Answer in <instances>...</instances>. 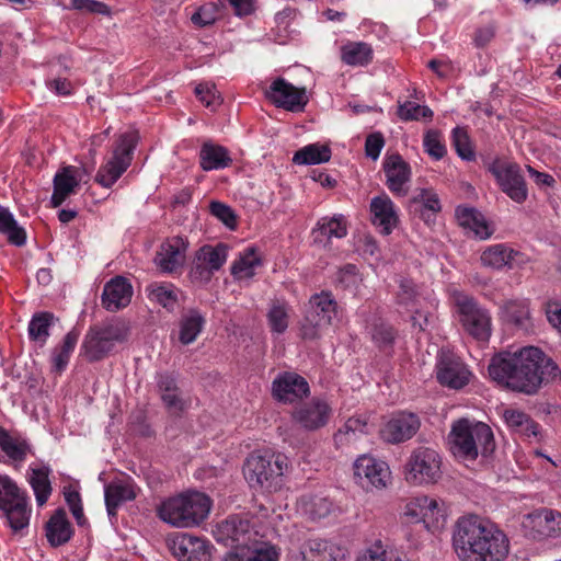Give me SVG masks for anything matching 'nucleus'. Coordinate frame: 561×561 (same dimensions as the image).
<instances>
[{"label":"nucleus","instance_id":"63","mask_svg":"<svg viewBox=\"0 0 561 561\" xmlns=\"http://www.w3.org/2000/svg\"><path fill=\"white\" fill-rule=\"evenodd\" d=\"M383 147L385 137L380 131L371 133L365 139V154L374 161L379 158Z\"/></svg>","mask_w":561,"mask_h":561},{"label":"nucleus","instance_id":"42","mask_svg":"<svg viewBox=\"0 0 561 561\" xmlns=\"http://www.w3.org/2000/svg\"><path fill=\"white\" fill-rule=\"evenodd\" d=\"M331 153L328 145L310 144L295 152L293 162L300 165L320 164L328 162L331 159Z\"/></svg>","mask_w":561,"mask_h":561},{"label":"nucleus","instance_id":"8","mask_svg":"<svg viewBox=\"0 0 561 561\" xmlns=\"http://www.w3.org/2000/svg\"><path fill=\"white\" fill-rule=\"evenodd\" d=\"M440 454L428 446L414 448L404 465L405 481L413 485L437 483L443 476Z\"/></svg>","mask_w":561,"mask_h":561},{"label":"nucleus","instance_id":"16","mask_svg":"<svg viewBox=\"0 0 561 561\" xmlns=\"http://www.w3.org/2000/svg\"><path fill=\"white\" fill-rule=\"evenodd\" d=\"M483 266L492 270H513L527 263V257L522 252L514 250L505 243L486 247L480 256Z\"/></svg>","mask_w":561,"mask_h":561},{"label":"nucleus","instance_id":"15","mask_svg":"<svg viewBox=\"0 0 561 561\" xmlns=\"http://www.w3.org/2000/svg\"><path fill=\"white\" fill-rule=\"evenodd\" d=\"M265 95L277 107L290 112L302 111L308 102L305 88H297L283 78L274 80Z\"/></svg>","mask_w":561,"mask_h":561},{"label":"nucleus","instance_id":"4","mask_svg":"<svg viewBox=\"0 0 561 561\" xmlns=\"http://www.w3.org/2000/svg\"><path fill=\"white\" fill-rule=\"evenodd\" d=\"M211 507L210 499L201 492H188L171 497L162 503L159 517L179 528L198 526L203 523Z\"/></svg>","mask_w":561,"mask_h":561},{"label":"nucleus","instance_id":"51","mask_svg":"<svg viewBox=\"0 0 561 561\" xmlns=\"http://www.w3.org/2000/svg\"><path fill=\"white\" fill-rule=\"evenodd\" d=\"M356 561H402L393 551L388 550L380 540H376L366 548L356 559Z\"/></svg>","mask_w":561,"mask_h":561},{"label":"nucleus","instance_id":"31","mask_svg":"<svg viewBox=\"0 0 561 561\" xmlns=\"http://www.w3.org/2000/svg\"><path fill=\"white\" fill-rule=\"evenodd\" d=\"M112 350L113 347L96 327H91L81 345L82 355L89 362H98L104 358Z\"/></svg>","mask_w":561,"mask_h":561},{"label":"nucleus","instance_id":"61","mask_svg":"<svg viewBox=\"0 0 561 561\" xmlns=\"http://www.w3.org/2000/svg\"><path fill=\"white\" fill-rule=\"evenodd\" d=\"M161 400L168 412L175 416H180L190 405L188 400L183 397L181 390L164 394L161 397Z\"/></svg>","mask_w":561,"mask_h":561},{"label":"nucleus","instance_id":"9","mask_svg":"<svg viewBox=\"0 0 561 561\" xmlns=\"http://www.w3.org/2000/svg\"><path fill=\"white\" fill-rule=\"evenodd\" d=\"M137 142V131L121 135L113 150L112 159L100 168L95 181L104 187H111L130 165Z\"/></svg>","mask_w":561,"mask_h":561},{"label":"nucleus","instance_id":"62","mask_svg":"<svg viewBox=\"0 0 561 561\" xmlns=\"http://www.w3.org/2000/svg\"><path fill=\"white\" fill-rule=\"evenodd\" d=\"M210 214L225 224L228 228L233 229L237 225V216L232 208L221 202H211L209 205Z\"/></svg>","mask_w":561,"mask_h":561},{"label":"nucleus","instance_id":"24","mask_svg":"<svg viewBox=\"0 0 561 561\" xmlns=\"http://www.w3.org/2000/svg\"><path fill=\"white\" fill-rule=\"evenodd\" d=\"M404 514L416 523L423 522L428 528L444 517V510L436 499L423 495L412 499L407 504Z\"/></svg>","mask_w":561,"mask_h":561},{"label":"nucleus","instance_id":"17","mask_svg":"<svg viewBox=\"0 0 561 561\" xmlns=\"http://www.w3.org/2000/svg\"><path fill=\"white\" fill-rule=\"evenodd\" d=\"M309 392L308 381L296 373L279 374L272 382V394L279 402L291 403L308 397Z\"/></svg>","mask_w":561,"mask_h":561},{"label":"nucleus","instance_id":"12","mask_svg":"<svg viewBox=\"0 0 561 561\" xmlns=\"http://www.w3.org/2000/svg\"><path fill=\"white\" fill-rule=\"evenodd\" d=\"M388 465L370 456H360L354 463V477L356 482L366 491L381 490L390 480Z\"/></svg>","mask_w":561,"mask_h":561},{"label":"nucleus","instance_id":"25","mask_svg":"<svg viewBox=\"0 0 561 561\" xmlns=\"http://www.w3.org/2000/svg\"><path fill=\"white\" fill-rule=\"evenodd\" d=\"M73 534L75 529L64 508H57L45 524V536L53 548L69 542Z\"/></svg>","mask_w":561,"mask_h":561},{"label":"nucleus","instance_id":"49","mask_svg":"<svg viewBox=\"0 0 561 561\" xmlns=\"http://www.w3.org/2000/svg\"><path fill=\"white\" fill-rule=\"evenodd\" d=\"M24 496L26 493L9 476L0 474V508H5Z\"/></svg>","mask_w":561,"mask_h":561},{"label":"nucleus","instance_id":"11","mask_svg":"<svg viewBox=\"0 0 561 561\" xmlns=\"http://www.w3.org/2000/svg\"><path fill=\"white\" fill-rule=\"evenodd\" d=\"M228 245L218 243L216 247L203 245L195 254L190 271L193 282L201 284L208 283L214 273L219 271L227 261Z\"/></svg>","mask_w":561,"mask_h":561},{"label":"nucleus","instance_id":"36","mask_svg":"<svg viewBox=\"0 0 561 561\" xmlns=\"http://www.w3.org/2000/svg\"><path fill=\"white\" fill-rule=\"evenodd\" d=\"M504 321L519 329H527L530 320L529 304L525 299L508 300L501 307Z\"/></svg>","mask_w":561,"mask_h":561},{"label":"nucleus","instance_id":"29","mask_svg":"<svg viewBox=\"0 0 561 561\" xmlns=\"http://www.w3.org/2000/svg\"><path fill=\"white\" fill-rule=\"evenodd\" d=\"M105 505L110 516H116L118 506L136 499V485L131 480L113 481L105 486Z\"/></svg>","mask_w":561,"mask_h":561},{"label":"nucleus","instance_id":"21","mask_svg":"<svg viewBox=\"0 0 561 561\" xmlns=\"http://www.w3.org/2000/svg\"><path fill=\"white\" fill-rule=\"evenodd\" d=\"M383 172L388 188L398 196H405V185L411 180V168L399 153L387 154L383 160Z\"/></svg>","mask_w":561,"mask_h":561},{"label":"nucleus","instance_id":"46","mask_svg":"<svg viewBox=\"0 0 561 561\" xmlns=\"http://www.w3.org/2000/svg\"><path fill=\"white\" fill-rule=\"evenodd\" d=\"M55 317L51 312L43 311L35 313L28 323V335L32 341L44 344L49 336V328Z\"/></svg>","mask_w":561,"mask_h":561},{"label":"nucleus","instance_id":"10","mask_svg":"<svg viewBox=\"0 0 561 561\" xmlns=\"http://www.w3.org/2000/svg\"><path fill=\"white\" fill-rule=\"evenodd\" d=\"M459 321L465 331L478 341H488L491 335V316L486 309L481 308L472 298L457 299Z\"/></svg>","mask_w":561,"mask_h":561},{"label":"nucleus","instance_id":"6","mask_svg":"<svg viewBox=\"0 0 561 561\" xmlns=\"http://www.w3.org/2000/svg\"><path fill=\"white\" fill-rule=\"evenodd\" d=\"M288 469V458L283 454H251L243 467L244 477L251 486L266 491L280 488L282 477Z\"/></svg>","mask_w":561,"mask_h":561},{"label":"nucleus","instance_id":"53","mask_svg":"<svg viewBox=\"0 0 561 561\" xmlns=\"http://www.w3.org/2000/svg\"><path fill=\"white\" fill-rule=\"evenodd\" d=\"M398 116L402 121H417L420 118L431 119L433 117V111L426 105L405 101L399 104Z\"/></svg>","mask_w":561,"mask_h":561},{"label":"nucleus","instance_id":"48","mask_svg":"<svg viewBox=\"0 0 561 561\" xmlns=\"http://www.w3.org/2000/svg\"><path fill=\"white\" fill-rule=\"evenodd\" d=\"M412 203L421 206V218L427 224L431 221V216L436 215L442 209L438 195L427 188L421 190L420 193L413 197Z\"/></svg>","mask_w":561,"mask_h":561},{"label":"nucleus","instance_id":"14","mask_svg":"<svg viewBox=\"0 0 561 561\" xmlns=\"http://www.w3.org/2000/svg\"><path fill=\"white\" fill-rule=\"evenodd\" d=\"M470 371L458 356L448 351H442L436 364V377L440 385L460 389L470 379Z\"/></svg>","mask_w":561,"mask_h":561},{"label":"nucleus","instance_id":"23","mask_svg":"<svg viewBox=\"0 0 561 561\" xmlns=\"http://www.w3.org/2000/svg\"><path fill=\"white\" fill-rule=\"evenodd\" d=\"M133 297V286L124 276L111 278L103 288L102 306L111 312H116L127 307Z\"/></svg>","mask_w":561,"mask_h":561},{"label":"nucleus","instance_id":"60","mask_svg":"<svg viewBox=\"0 0 561 561\" xmlns=\"http://www.w3.org/2000/svg\"><path fill=\"white\" fill-rule=\"evenodd\" d=\"M423 145L425 151L435 160H439L446 154V147L442 142L437 130H428L424 136Z\"/></svg>","mask_w":561,"mask_h":561},{"label":"nucleus","instance_id":"2","mask_svg":"<svg viewBox=\"0 0 561 561\" xmlns=\"http://www.w3.org/2000/svg\"><path fill=\"white\" fill-rule=\"evenodd\" d=\"M453 547L460 561H504L510 553L506 534L476 515L458 519Z\"/></svg>","mask_w":561,"mask_h":561},{"label":"nucleus","instance_id":"41","mask_svg":"<svg viewBox=\"0 0 561 561\" xmlns=\"http://www.w3.org/2000/svg\"><path fill=\"white\" fill-rule=\"evenodd\" d=\"M262 265V257L257 254L255 247L247 248L231 266V274L238 278H252L255 268Z\"/></svg>","mask_w":561,"mask_h":561},{"label":"nucleus","instance_id":"32","mask_svg":"<svg viewBox=\"0 0 561 561\" xmlns=\"http://www.w3.org/2000/svg\"><path fill=\"white\" fill-rule=\"evenodd\" d=\"M201 167L204 171L221 170L228 168L232 159L229 151L219 145L205 142L199 152Z\"/></svg>","mask_w":561,"mask_h":561},{"label":"nucleus","instance_id":"18","mask_svg":"<svg viewBox=\"0 0 561 561\" xmlns=\"http://www.w3.org/2000/svg\"><path fill=\"white\" fill-rule=\"evenodd\" d=\"M332 413L331 407L322 399H312L310 402L298 405L291 416L302 428L317 431L325 426Z\"/></svg>","mask_w":561,"mask_h":561},{"label":"nucleus","instance_id":"38","mask_svg":"<svg viewBox=\"0 0 561 561\" xmlns=\"http://www.w3.org/2000/svg\"><path fill=\"white\" fill-rule=\"evenodd\" d=\"M28 482L35 494L36 503L43 506L49 499L53 488L49 480L50 468L42 466L39 468H31Z\"/></svg>","mask_w":561,"mask_h":561},{"label":"nucleus","instance_id":"58","mask_svg":"<svg viewBox=\"0 0 561 561\" xmlns=\"http://www.w3.org/2000/svg\"><path fill=\"white\" fill-rule=\"evenodd\" d=\"M371 339L379 348H387L393 344L396 331L388 323H376L371 329Z\"/></svg>","mask_w":561,"mask_h":561},{"label":"nucleus","instance_id":"1","mask_svg":"<svg viewBox=\"0 0 561 561\" xmlns=\"http://www.w3.org/2000/svg\"><path fill=\"white\" fill-rule=\"evenodd\" d=\"M488 371L499 385L526 394L536 393L543 382L552 381L561 374L558 365L535 346L495 355Z\"/></svg>","mask_w":561,"mask_h":561},{"label":"nucleus","instance_id":"64","mask_svg":"<svg viewBox=\"0 0 561 561\" xmlns=\"http://www.w3.org/2000/svg\"><path fill=\"white\" fill-rule=\"evenodd\" d=\"M156 382L160 398L164 394H170L180 390L178 386V378L173 373H158L156 375Z\"/></svg>","mask_w":561,"mask_h":561},{"label":"nucleus","instance_id":"39","mask_svg":"<svg viewBox=\"0 0 561 561\" xmlns=\"http://www.w3.org/2000/svg\"><path fill=\"white\" fill-rule=\"evenodd\" d=\"M503 417L507 426L518 434L536 437L539 433V424L523 411L506 409Z\"/></svg>","mask_w":561,"mask_h":561},{"label":"nucleus","instance_id":"43","mask_svg":"<svg viewBox=\"0 0 561 561\" xmlns=\"http://www.w3.org/2000/svg\"><path fill=\"white\" fill-rule=\"evenodd\" d=\"M0 233L7 236L9 243L22 247L26 242V232L19 226L12 213L0 205Z\"/></svg>","mask_w":561,"mask_h":561},{"label":"nucleus","instance_id":"28","mask_svg":"<svg viewBox=\"0 0 561 561\" xmlns=\"http://www.w3.org/2000/svg\"><path fill=\"white\" fill-rule=\"evenodd\" d=\"M527 525L535 531V537H556L561 533V514L551 510L534 512L528 516Z\"/></svg>","mask_w":561,"mask_h":561},{"label":"nucleus","instance_id":"44","mask_svg":"<svg viewBox=\"0 0 561 561\" xmlns=\"http://www.w3.org/2000/svg\"><path fill=\"white\" fill-rule=\"evenodd\" d=\"M148 298L172 311L178 304V289L172 284L152 283L147 286Z\"/></svg>","mask_w":561,"mask_h":561},{"label":"nucleus","instance_id":"54","mask_svg":"<svg viewBox=\"0 0 561 561\" xmlns=\"http://www.w3.org/2000/svg\"><path fill=\"white\" fill-rule=\"evenodd\" d=\"M360 282L357 267L354 264H346L339 268L333 277V283L341 289H353Z\"/></svg>","mask_w":561,"mask_h":561},{"label":"nucleus","instance_id":"26","mask_svg":"<svg viewBox=\"0 0 561 561\" xmlns=\"http://www.w3.org/2000/svg\"><path fill=\"white\" fill-rule=\"evenodd\" d=\"M78 169L66 165L58 170L53 180L54 191L50 204L54 208L59 207L79 186Z\"/></svg>","mask_w":561,"mask_h":561},{"label":"nucleus","instance_id":"30","mask_svg":"<svg viewBox=\"0 0 561 561\" xmlns=\"http://www.w3.org/2000/svg\"><path fill=\"white\" fill-rule=\"evenodd\" d=\"M370 211L373 224L379 227L383 234H389L398 222L392 201L387 195L374 197L370 203Z\"/></svg>","mask_w":561,"mask_h":561},{"label":"nucleus","instance_id":"37","mask_svg":"<svg viewBox=\"0 0 561 561\" xmlns=\"http://www.w3.org/2000/svg\"><path fill=\"white\" fill-rule=\"evenodd\" d=\"M0 449L12 461L22 462L31 451V446L24 438L12 436L5 428L0 426Z\"/></svg>","mask_w":561,"mask_h":561},{"label":"nucleus","instance_id":"57","mask_svg":"<svg viewBox=\"0 0 561 561\" xmlns=\"http://www.w3.org/2000/svg\"><path fill=\"white\" fill-rule=\"evenodd\" d=\"M64 496L77 524L82 526L87 519L83 514V506L79 491L73 489L71 485L65 486Z\"/></svg>","mask_w":561,"mask_h":561},{"label":"nucleus","instance_id":"59","mask_svg":"<svg viewBox=\"0 0 561 561\" xmlns=\"http://www.w3.org/2000/svg\"><path fill=\"white\" fill-rule=\"evenodd\" d=\"M195 93L206 107L215 110L221 104L220 94L214 84L201 83L195 88Z\"/></svg>","mask_w":561,"mask_h":561},{"label":"nucleus","instance_id":"19","mask_svg":"<svg viewBox=\"0 0 561 561\" xmlns=\"http://www.w3.org/2000/svg\"><path fill=\"white\" fill-rule=\"evenodd\" d=\"M501 190L514 202L522 204L527 199L528 191L520 168L510 163L501 168H492Z\"/></svg>","mask_w":561,"mask_h":561},{"label":"nucleus","instance_id":"5","mask_svg":"<svg viewBox=\"0 0 561 561\" xmlns=\"http://www.w3.org/2000/svg\"><path fill=\"white\" fill-rule=\"evenodd\" d=\"M213 533L218 542L230 547L229 552H238L265 537L259 518L248 514L229 515L216 525Z\"/></svg>","mask_w":561,"mask_h":561},{"label":"nucleus","instance_id":"50","mask_svg":"<svg viewBox=\"0 0 561 561\" xmlns=\"http://www.w3.org/2000/svg\"><path fill=\"white\" fill-rule=\"evenodd\" d=\"M289 307L285 302L274 301L268 310L267 320L273 332L284 333L288 328Z\"/></svg>","mask_w":561,"mask_h":561},{"label":"nucleus","instance_id":"35","mask_svg":"<svg viewBox=\"0 0 561 561\" xmlns=\"http://www.w3.org/2000/svg\"><path fill=\"white\" fill-rule=\"evenodd\" d=\"M0 511L14 533L28 527L32 511L27 495L5 508H0Z\"/></svg>","mask_w":561,"mask_h":561},{"label":"nucleus","instance_id":"7","mask_svg":"<svg viewBox=\"0 0 561 561\" xmlns=\"http://www.w3.org/2000/svg\"><path fill=\"white\" fill-rule=\"evenodd\" d=\"M337 318V302L331 291L322 290L310 297L300 325L304 340H317Z\"/></svg>","mask_w":561,"mask_h":561},{"label":"nucleus","instance_id":"47","mask_svg":"<svg viewBox=\"0 0 561 561\" xmlns=\"http://www.w3.org/2000/svg\"><path fill=\"white\" fill-rule=\"evenodd\" d=\"M95 327L113 348L115 343H123L127 341L130 332L129 324L122 319H115Z\"/></svg>","mask_w":561,"mask_h":561},{"label":"nucleus","instance_id":"40","mask_svg":"<svg viewBox=\"0 0 561 561\" xmlns=\"http://www.w3.org/2000/svg\"><path fill=\"white\" fill-rule=\"evenodd\" d=\"M204 324V316L196 309H190L180 321V342L184 345L193 343L202 332Z\"/></svg>","mask_w":561,"mask_h":561},{"label":"nucleus","instance_id":"33","mask_svg":"<svg viewBox=\"0 0 561 561\" xmlns=\"http://www.w3.org/2000/svg\"><path fill=\"white\" fill-rule=\"evenodd\" d=\"M456 217L459 225L463 228L470 229L476 237L485 240L491 237L492 231L481 213L470 207H458L456 209Z\"/></svg>","mask_w":561,"mask_h":561},{"label":"nucleus","instance_id":"22","mask_svg":"<svg viewBox=\"0 0 561 561\" xmlns=\"http://www.w3.org/2000/svg\"><path fill=\"white\" fill-rule=\"evenodd\" d=\"M188 243L180 236L165 240L156 254L154 262L164 273H173L185 262Z\"/></svg>","mask_w":561,"mask_h":561},{"label":"nucleus","instance_id":"45","mask_svg":"<svg viewBox=\"0 0 561 561\" xmlns=\"http://www.w3.org/2000/svg\"><path fill=\"white\" fill-rule=\"evenodd\" d=\"M79 335V331L72 329L65 335L62 344L54 348L51 353V362L57 371H62L68 365L70 355L75 350Z\"/></svg>","mask_w":561,"mask_h":561},{"label":"nucleus","instance_id":"20","mask_svg":"<svg viewBox=\"0 0 561 561\" xmlns=\"http://www.w3.org/2000/svg\"><path fill=\"white\" fill-rule=\"evenodd\" d=\"M421 421L414 413H400L389 420L380 431L385 442L399 444L411 439L420 430Z\"/></svg>","mask_w":561,"mask_h":561},{"label":"nucleus","instance_id":"3","mask_svg":"<svg viewBox=\"0 0 561 561\" xmlns=\"http://www.w3.org/2000/svg\"><path fill=\"white\" fill-rule=\"evenodd\" d=\"M448 440L453 455L463 460H476L479 454L486 457L495 448L491 427L468 419L454 422Z\"/></svg>","mask_w":561,"mask_h":561},{"label":"nucleus","instance_id":"56","mask_svg":"<svg viewBox=\"0 0 561 561\" xmlns=\"http://www.w3.org/2000/svg\"><path fill=\"white\" fill-rule=\"evenodd\" d=\"M453 142L458 156L467 161H472L476 153L472 149L468 133L461 127H456L453 130Z\"/></svg>","mask_w":561,"mask_h":561},{"label":"nucleus","instance_id":"34","mask_svg":"<svg viewBox=\"0 0 561 561\" xmlns=\"http://www.w3.org/2000/svg\"><path fill=\"white\" fill-rule=\"evenodd\" d=\"M373 57V47L365 42H348L341 47L342 61L352 67H366Z\"/></svg>","mask_w":561,"mask_h":561},{"label":"nucleus","instance_id":"13","mask_svg":"<svg viewBox=\"0 0 561 561\" xmlns=\"http://www.w3.org/2000/svg\"><path fill=\"white\" fill-rule=\"evenodd\" d=\"M171 553L179 561H210L213 546L188 534H175L167 539Z\"/></svg>","mask_w":561,"mask_h":561},{"label":"nucleus","instance_id":"52","mask_svg":"<svg viewBox=\"0 0 561 561\" xmlns=\"http://www.w3.org/2000/svg\"><path fill=\"white\" fill-rule=\"evenodd\" d=\"M318 229L328 239H340L347 234L346 220L342 215H336L332 218H322L318 221Z\"/></svg>","mask_w":561,"mask_h":561},{"label":"nucleus","instance_id":"55","mask_svg":"<svg viewBox=\"0 0 561 561\" xmlns=\"http://www.w3.org/2000/svg\"><path fill=\"white\" fill-rule=\"evenodd\" d=\"M397 302L408 311H414L417 302V291L415 284L411 279L402 278L399 284Z\"/></svg>","mask_w":561,"mask_h":561},{"label":"nucleus","instance_id":"27","mask_svg":"<svg viewBox=\"0 0 561 561\" xmlns=\"http://www.w3.org/2000/svg\"><path fill=\"white\" fill-rule=\"evenodd\" d=\"M279 549L263 539L256 540L238 552H228L225 561H278Z\"/></svg>","mask_w":561,"mask_h":561}]
</instances>
